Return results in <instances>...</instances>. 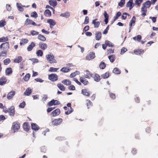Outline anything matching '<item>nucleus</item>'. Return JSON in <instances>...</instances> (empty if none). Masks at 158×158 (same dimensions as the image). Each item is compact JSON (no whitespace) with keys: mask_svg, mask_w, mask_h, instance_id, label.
<instances>
[{"mask_svg":"<svg viewBox=\"0 0 158 158\" xmlns=\"http://www.w3.org/2000/svg\"><path fill=\"white\" fill-rule=\"evenodd\" d=\"M144 51L141 49H138L137 50H135L134 51V52L136 55H140L143 53Z\"/></svg>","mask_w":158,"mask_h":158,"instance_id":"nucleus-22","label":"nucleus"},{"mask_svg":"<svg viewBox=\"0 0 158 158\" xmlns=\"http://www.w3.org/2000/svg\"><path fill=\"white\" fill-rule=\"evenodd\" d=\"M30 60L33 63H37L39 61L36 58H32Z\"/></svg>","mask_w":158,"mask_h":158,"instance_id":"nucleus-61","label":"nucleus"},{"mask_svg":"<svg viewBox=\"0 0 158 158\" xmlns=\"http://www.w3.org/2000/svg\"><path fill=\"white\" fill-rule=\"evenodd\" d=\"M79 72L78 71H76L74 73H72L71 74L70 76L71 77H73L77 75H79Z\"/></svg>","mask_w":158,"mask_h":158,"instance_id":"nucleus-44","label":"nucleus"},{"mask_svg":"<svg viewBox=\"0 0 158 158\" xmlns=\"http://www.w3.org/2000/svg\"><path fill=\"white\" fill-rule=\"evenodd\" d=\"M113 72L115 74H119L120 73V71L118 68H115L113 69Z\"/></svg>","mask_w":158,"mask_h":158,"instance_id":"nucleus-34","label":"nucleus"},{"mask_svg":"<svg viewBox=\"0 0 158 158\" xmlns=\"http://www.w3.org/2000/svg\"><path fill=\"white\" fill-rule=\"evenodd\" d=\"M12 73V69L10 68H7L6 70L5 73L6 75H9Z\"/></svg>","mask_w":158,"mask_h":158,"instance_id":"nucleus-31","label":"nucleus"},{"mask_svg":"<svg viewBox=\"0 0 158 158\" xmlns=\"http://www.w3.org/2000/svg\"><path fill=\"white\" fill-rule=\"evenodd\" d=\"M60 113V110L59 109H57L53 111L51 113L53 117H55L59 115Z\"/></svg>","mask_w":158,"mask_h":158,"instance_id":"nucleus-9","label":"nucleus"},{"mask_svg":"<svg viewBox=\"0 0 158 158\" xmlns=\"http://www.w3.org/2000/svg\"><path fill=\"white\" fill-rule=\"evenodd\" d=\"M6 82V77H3L0 79V85H3L5 84Z\"/></svg>","mask_w":158,"mask_h":158,"instance_id":"nucleus-24","label":"nucleus"},{"mask_svg":"<svg viewBox=\"0 0 158 158\" xmlns=\"http://www.w3.org/2000/svg\"><path fill=\"white\" fill-rule=\"evenodd\" d=\"M62 122V119L58 118L54 119L52 122V124L55 126H57L61 124Z\"/></svg>","mask_w":158,"mask_h":158,"instance_id":"nucleus-3","label":"nucleus"},{"mask_svg":"<svg viewBox=\"0 0 158 158\" xmlns=\"http://www.w3.org/2000/svg\"><path fill=\"white\" fill-rule=\"evenodd\" d=\"M44 14L47 17L50 16L51 15V12L49 10L47 9L45 10Z\"/></svg>","mask_w":158,"mask_h":158,"instance_id":"nucleus-37","label":"nucleus"},{"mask_svg":"<svg viewBox=\"0 0 158 158\" xmlns=\"http://www.w3.org/2000/svg\"><path fill=\"white\" fill-rule=\"evenodd\" d=\"M54 100H52L49 102L48 104L49 106H51L54 105Z\"/></svg>","mask_w":158,"mask_h":158,"instance_id":"nucleus-64","label":"nucleus"},{"mask_svg":"<svg viewBox=\"0 0 158 158\" xmlns=\"http://www.w3.org/2000/svg\"><path fill=\"white\" fill-rule=\"evenodd\" d=\"M57 87L61 91H64L65 90V87L64 85L60 83L58 84L57 85Z\"/></svg>","mask_w":158,"mask_h":158,"instance_id":"nucleus-29","label":"nucleus"},{"mask_svg":"<svg viewBox=\"0 0 158 158\" xmlns=\"http://www.w3.org/2000/svg\"><path fill=\"white\" fill-rule=\"evenodd\" d=\"M61 82L66 85H70L71 83V81L68 79L64 80L61 81Z\"/></svg>","mask_w":158,"mask_h":158,"instance_id":"nucleus-21","label":"nucleus"},{"mask_svg":"<svg viewBox=\"0 0 158 158\" xmlns=\"http://www.w3.org/2000/svg\"><path fill=\"white\" fill-rule=\"evenodd\" d=\"M16 7L18 10L20 12H23L24 11V8H23V5L20 3H16Z\"/></svg>","mask_w":158,"mask_h":158,"instance_id":"nucleus-11","label":"nucleus"},{"mask_svg":"<svg viewBox=\"0 0 158 158\" xmlns=\"http://www.w3.org/2000/svg\"><path fill=\"white\" fill-rule=\"evenodd\" d=\"M28 41V40L27 39H22L21 40L20 42V45H24L27 43Z\"/></svg>","mask_w":158,"mask_h":158,"instance_id":"nucleus-40","label":"nucleus"},{"mask_svg":"<svg viewBox=\"0 0 158 158\" xmlns=\"http://www.w3.org/2000/svg\"><path fill=\"white\" fill-rule=\"evenodd\" d=\"M31 33L32 35H37L39 34L38 32L34 30L31 31Z\"/></svg>","mask_w":158,"mask_h":158,"instance_id":"nucleus-55","label":"nucleus"},{"mask_svg":"<svg viewBox=\"0 0 158 158\" xmlns=\"http://www.w3.org/2000/svg\"><path fill=\"white\" fill-rule=\"evenodd\" d=\"M26 105V103L25 102L23 101L22 103L20 104L19 105V107L20 108H23Z\"/></svg>","mask_w":158,"mask_h":158,"instance_id":"nucleus-56","label":"nucleus"},{"mask_svg":"<svg viewBox=\"0 0 158 158\" xmlns=\"http://www.w3.org/2000/svg\"><path fill=\"white\" fill-rule=\"evenodd\" d=\"M125 3V0H121L120 2L118 3V5L121 7H122L124 4Z\"/></svg>","mask_w":158,"mask_h":158,"instance_id":"nucleus-53","label":"nucleus"},{"mask_svg":"<svg viewBox=\"0 0 158 158\" xmlns=\"http://www.w3.org/2000/svg\"><path fill=\"white\" fill-rule=\"evenodd\" d=\"M86 103L87 104V106L88 109H89L90 106H92V102L89 100H86Z\"/></svg>","mask_w":158,"mask_h":158,"instance_id":"nucleus-46","label":"nucleus"},{"mask_svg":"<svg viewBox=\"0 0 158 158\" xmlns=\"http://www.w3.org/2000/svg\"><path fill=\"white\" fill-rule=\"evenodd\" d=\"M31 16L36 18L37 17L38 15L36 12L34 11L31 14Z\"/></svg>","mask_w":158,"mask_h":158,"instance_id":"nucleus-51","label":"nucleus"},{"mask_svg":"<svg viewBox=\"0 0 158 158\" xmlns=\"http://www.w3.org/2000/svg\"><path fill=\"white\" fill-rule=\"evenodd\" d=\"M31 89L29 88H28L24 92V94L26 95L29 96L31 94Z\"/></svg>","mask_w":158,"mask_h":158,"instance_id":"nucleus-25","label":"nucleus"},{"mask_svg":"<svg viewBox=\"0 0 158 158\" xmlns=\"http://www.w3.org/2000/svg\"><path fill=\"white\" fill-rule=\"evenodd\" d=\"M38 38L39 40L43 41H45L46 40V38L44 36L41 35H39L38 36Z\"/></svg>","mask_w":158,"mask_h":158,"instance_id":"nucleus-36","label":"nucleus"},{"mask_svg":"<svg viewBox=\"0 0 158 158\" xmlns=\"http://www.w3.org/2000/svg\"><path fill=\"white\" fill-rule=\"evenodd\" d=\"M81 93L84 95L89 96V92H88L87 90L86 89H83L81 90Z\"/></svg>","mask_w":158,"mask_h":158,"instance_id":"nucleus-23","label":"nucleus"},{"mask_svg":"<svg viewBox=\"0 0 158 158\" xmlns=\"http://www.w3.org/2000/svg\"><path fill=\"white\" fill-rule=\"evenodd\" d=\"M20 127L19 123L17 122H14L13 123L12 128L14 130V132L17 131Z\"/></svg>","mask_w":158,"mask_h":158,"instance_id":"nucleus-2","label":"nucleus"},{"mask_svg":"<svg viewBox=\"0 0 158 158\" xmlns=\"http://www.w3.org/2000/svg\"><path fill=\"white\" fill-rule=\"evenodd\" d=\"M30 77V75L29 73L27 74L25 77H23L24 80L26 81H27L29 79Z\"/></svg>","mask_w":158,"mask_h":158,"instance_id":"nucleus-43","label":"nucleus"},{"mask_svg":"<svg viewBox=\"0 0 158 158\" xmlns=\"http://www.w3.org/2000/svg\"><path fill=\"white\" fill-rule=\"evenodd\" d=\"M39 45L40 48L43 50H46L48 47L46 43L40 42Z\"/></svg>","mask_w":158,"mask_h":158,"instance_id":"nucleus-8","label":"nucleus"},{"mask_svg":"<svg viewBox=\"0 0 158 158\" xmlns=\"http://www.w3.org/2000/svg\"><path fill=\"white\" fill-rule=\"evenodd\" d=\"M108 58L111 62H113L115 60V56L113 55L110 56H109Z\"/></svg>","mask_w":158,"mask_h":158,"instance_id":"nucleus-39","label":"nucleus"},{"mask_svg":"<svg viewBox=\"0 0 158 158\" xmlns=\"http://www.w3.org/2000/svg\"><path fill=\"white\" fill-rule=\"evenodd\" d=\"M49 3L51 6L54 7L56 6L57 4L56 1L54 0H49Z\"/></svg>","mask_w":158,"mask_h":158,"instance_id":"nucleus-20","label":"nucleus"},{"mask_svg":"<svg viewBox=\"0 0 158 158\" xmlns=\"http://www.w3.org/2000/svg\"><path fill=\"white\" fill-rule=\"evenodd\" d=\"M68 89L70 90H74L75 89V88L73 85H71L69 86Z\"/></svg>","mask_w":158,"mask_h":158,"instance_id":"nucleus-59","label":"nucleus"},{"mask_svg":"<svg viewBox=\"0 0 158 158\" xmlns=\"http://www.w3.org/2000/svg\"><path fill=\"white\" fill-rule=\"evenodd\" d=\"M97 20V19H94L93 20L92 22V24L94 25V27L95 28L98 27L100 23V21L96 22V21Z\"/></svg>","mask_w":158,"mask_h":158,"instance_id":"nucleus-14","label":"nucleus"},{"mask_svg":"<svg viewBox=\"0 0 158 158\" xmlns=\"http://www.w3.org/2000/svg\"><path fill=\"white\" fill-rule=\"evenodd\" d=\"M2 47L3 48L4 50H6L8 49L9 48L8 43L6 42L2 44L0 46V48H1Z\"/></svg>","mask_w":158,"mask_h":158,"instance_id":"nucleus-10","label":"nucleus"},{"mask_svg":"<svg viewBox=\"0 0 158 158\" xmlns=\"http://www.w3.org/2000/svg\"><path fill=\"white\" fill-rule=\"evenodd\" d=\"M142 38V37L140 35H138L136 36H135L133 38V39L134 40H137L138 42H140Z\"/></svg>","mask_w":158,"mask_h":158,"instance_id":"nucleus-32","label":"nucleus"},{"mask_svg":"<svg viewBox=\"0 0 158 158\" xmlns=\"http://www.w3.org/2000/svg\"><path fill=\"white\" fill-rule=\"evenodd\" d=\"M35 46V44L33 42H31L28 46L27 48L28 51H31L32 48Z\"/></svg>","mask_w":158,"mask_h":158,"instance_id":"nucleus-16","label":"nucleus"},{"mask_svg":"<svg viewBox=\"0 0 158 158\" xmlns=\"http://www.w3.org/2000/svg\"><path fill=\"white\" fill-rule=\"evenodd\" d=\"M70 15V13L68 11H66L64 13H61L60 15V16L67 18L69 17Z\"/></svg>","mask_w":158,"mask_h":158,"instance_id":"nucleus-15","label":"nucleus"},{"mask_svg":"<svg viewBox=\"0 0 158 158\" xmlns=\"http://www.w3.org/2000/svg\"><path fill=\"white\" fill-rule=\"evenodd\" d=\"M143 6L148 8H149L151 5V2L149 1H147L145 2L143 4Z\"/></svg>","mask_w":158,"mask_h":158,"instance_id":"nucleus-35","label":"nucleus"},{"mask_svg":"<svg viewBox=\"0 0 158 158\" xmlns=\"http://www.w3.org/2000/svg\"><path fill=\"white\" fill-rule=\"evenodd\" d=\"M31 22L32 20L28 19H27L25 22V24L27 25L30 24L31 23Z\"/></svg>","mask_w":158,"mask_h":158,"instance_id":"nucleus-49","label":"nucleus"},{"mask_svg":"<svg viewBox=\"0 0 158 158\" xmlns=\"http://www.w3.org/2000/svg\"><path fill=\"white\" fill-rule=\"evenodd\" d=\"M109 76V73L106 72V73L102 75L101 77L103 79H106L108 78Z\"/></svg>","mask_w":158,"mask_h":158,"instance_id":"nucleus-33","label":"nucleus"},{"mask_svg":"<svg viewBox=\"0 0 158 158\" xmlns=\"http://www.w3.org/2000/svg\"><path fill=\"white\" fill-rule=\"evenodd\" d=\"M94 80L96 82H98L100 80V76L97 74H95L94 77Z\"/></svg>","mask_w":158,"mask_h":158,"instance_id":"nucleus-27","label":"nucleus"},{"mask_svg":"<svg viewBox=\"0 0 158 158\" xmlns=\"http://www.w3.org/2000/svg\"><path fill=\"white\" fill-rule=\"evenodd\" d=\"M31 126L32 129L34 130H38L39 129V126L35 123H32Z\"/></svg>","mask_w":158,"mask_h":158,"instance_id":"nucleus-19","label":"nucleus"},{"mask_svg":"<svg viewBox=\"0 0 158 158\" xmlns=\"http://www.w3.org/2000/svg\"><path fill=\"white\" fill-rule=\"evenodd\" d=\"M127 51V48H123L121 50L120 54L122 55L123 54Z\"/></svg>","mask_w":158,"mask_h":158,"instance_id":"nucleus-58","label":"nucleus"},{"mask_svg":"<svg viewBox=\"0 0 158 158\" xmlns=\"http://www.w3.org/2000/svg\"><path fill=\"white\" fill-rule=\"evenodd\" d=\"M59 69V68H54L51 67L50 68L49 71L51 72H56Z\"/></svg>","mask_w":158,"mask_h":158,"instance_id":"nucleus-48","label":"nucleus"},{"mask_svg":"<svg viewBox=\"0 0 158 158\" xmlns=\"http://www.w3.org/2000/svg\"><path fill=\"white\" fill-rule=\"evenodd\" d=\"M15 94V92L14 90H11L7 95V98L10 100L13 98Z\"/></svg>","mask_w":158,"mask_h":158,"instance_id":"nucleus-6","label":"nucleus"},{"mask_svg":"<svg viewBox=\"0 0 158 158\" xmlns=\"http://www.w3.org/2000/svg\"><path fill=\"white\" fill-rule=\"evenodd\" d=\"M106 44H107V46L110 47H113L114 46V45L110 41L108 40H106Z\"/></svg>","mask_w":158,"mask_h":158,"instance_id":"nucleus-38","label":"nucleus"},{"mask_svg":"<svg viewBox=\"0 0 158 158\" xmlns=\"http://www.w3.org/2000/svg\"><path fill=\"white\" fill-rule=\"evenodd\" d=\"M143 2V0H135V4L138 6L139 5Z\"/></svg>","mask_w":158,"mask_h":158,"instance_id":"nucleus-54","label":"nucleus"},{"mask_svg":"<svg viewBox=\"0 0 158 158\" xmlns=\"http://www.w3.org/2000/svg\"><path fill=\"white\" fill-rule=\"evenodd\" d=\"M89 22V18L88 16L85 17L84 23L85 24H87Z\"/></svg>","mask_w":158,"mask_h":158,"instance_id":"nucleus-62","label":"nucleus"},{"mask_svg":"<svg viewBox=\"0 0 158 158\" xmlns=\"http://www.w3.org/2000/svg\"><path fill=\"white\" fill-rule=\"evenodd\" d=\"M70 69L68 67H64L62 68L61 69L60 71L64 73H67L70 71Z\"/></svg>","mask_w":158,"mask_h":158,"instance_id":"nucleus-30","label":"nucleus"},{"mask_svg":"<svg viewBox=\"0 0 158 158\" xmlns=\"http://www.w3.org/2000/svg\"><path fill=\"white\" fill-rule=\"evenodd\" d=\"M1 39L2 41H3V42L7 41L8 40V37L7 36L3 37L1 38Z\"/></svg>","mask_w":158,"mask_h":158,"instance_id":"nucleus-60","label":"nucleus"},{"mask_svg":"<svg viewBox=\"0 0 158 158\" xmlns=\"http://www.w3.org/2000/svg\"><path fill=\"white\" fill-rule=\"evenodd\" d=\"M8 113L9 115L11 116H13L15 115V108L13 106H11L10 108L8 109Z\"/></svg>","mask_w":158,"mask_h":158,"instance_id":"nucleus-7","label":"nucleus"},{"mask_svg":"<svg viewBox=\"0 0 158 158\" xmlns=\"http://www.w3.org/2000/svg\"><path fill=\"white\" fill-rule=\"evenodd\" d=\"M10 62V60L9 58H7L4 61V63L6 65H7Z\"/></svg>","mask_w":158,"mask_h":158,"instance_id":"nucleus-52","label":"nucleus"},{"mask_svg":"<svg viewBox=\"0 0 158 158\" xmlns=\"http://www.w3.org/2000/svg\"><path fill=\"white\" fill-rule=\"evenodd\" d=\"M36 54L38 56H42L43 54V52L41 50H39L36 52Z\"/></svg>","mask_w":158,"mask_h":158,"instance_id":"nucleus-45","label":"nucleus"},{"mask_svg":"<svg viewBox=\"0 0 158 158\" xmlns=\"http://www.w3.org/2000/svg\"><path fill=\"white\" fill-rule=\"evenodd\" d=\"M105 67L106 64L105 63L103 62H102L99 65L100 68L101 69H103Z\"/></svg>","mask_w":158,"mask_h":158,"instance_id":"nucleus-50","label":"nucleus"},{"mask_svg":"<svg viewBox=\"0 0 158 158\" xmlns=\"http://www.w3.org/2000/svg\"><path fill=\"white\" fill-rule=\"evenodd\" d=\"M121 15V13L120 12H118L117 13L115 17H114V20H115L118 19V17Z\"/></svg>","mask_w":158,"mask_h":158,"instance_id":"nucleus-57","label":"nucleus"},{"mask_svg":"<svg viewBox=\"0 0 158 158\" xmlns=\"http://www.w3.org/2000/svg\"><path fill=\"white\" fill-rule=\"evenodd\" d=\"M6 52L5 51H2L0 52V59H2L4 58L2 57L6 56Z\"/></svg>","mask_w":158,"mask_h":158,"instance_id":"nucleus-42","label":"nucleus"},{"mask_svg":"<svg viewBox=\"0 0 158 158\" xmlns=\"http://www.w3.org/2000/svg\"><path fill=\"white\" fill-rule=\"evenodd\" d=\"M95 39L97 40H99L101 37V33L100 31H97L96 32L95 34Z\"/></svg>","mask_w":158,"mask_h":158,"instance_id":"nucleus-17","label":"nucleus"},{"mask_svg":"<svg viewBox=\"0 0 158 158\" xmlns=\"http://www.w3.org/2000/svg\"><path fill=\"white\" fill-rule=\"evenodd\" d=\"M126 6L129 7V10H131L134 6V4H133V0H129L127 2L126 4Z\"/></svg>","mask_w":158,"mask_h":158,"instance_id":"nucleus-12","label":"nucleus"},{"mask_svg":"<svg viewBox=\"0 0 158 158\" xmlns=\"http://www.w3.org/2000/svg\"><path fill=\"white\" fill-rule=\"evenodd\" d=\"M48 78L52 81H56L57 80L58 77L56 74H52L49 75Z\"/></svg>","mask_w":158,"mask_h":158,"instance_id":"nucleus-5","label":"nucleus"},{"mask_svg":"<svg viewBox=\"0 0 158 158\" xmlns=\"http://www.w3.org/2000/svg\"><path fill=\"white\" fill-rule=\"evenodd\" d=\"M47 23L50 24V27L51 28H52L56 24V22L55 21L52 19L48 20H47Z\"/></svg>","mask_w":158,"mask_h":158,"instance_id":"nucleus-13","label":"nucleus"},{"mask_svg":"<svg viewBox=\"0 0 158 158\" xmlns=\"http://www.w3.org/2000/svg\"><path fill=\"white\" fill-rule=\"evenodd\" d=\"M95 57L94 53V52H90L86 56V59L87 60H90L94 59Z\"/></svg>","mask_w":158,"mask_h":158,"instance_id":"nucleus-4","label":"nucleus"},{"mask_svg":"<svg viewBox=\"0 0 158 158\" xmlns=\"http://www.w3.org/2000/svg\"><path fill=\"white\" fill-rule=\"evenodd\" d=\"M23 127L24 130L26 131H28L29 128L28 126L27 123H24L23 126Z\"/></svg>","mask_w":158,"mask_h":158,"instance_id":"nucleus-41","label":"nucleus"},{"mask_svg":"<svg viewBox=\"0 0 158 158\" xmlns=\"http://www.w3.org/2000/svg\"><path fill=\"white\" fill-rule=\"evenodd\" d=\"M46 58L50 63H56V60L54 59V56L51 53H49L46 56Z\"/></svg>","mask_w":158,"mask_h":158,"instance_id":"nucleus-1","label":"nucleus"},{"mask_svg":"<svg viewBox=\"0 0 158 158\" xmlns=\"http://www.w3.org/2000/svg\"><path fill=\"white\" fill-rule=\"evenodd\" d=\"M111 98L113 99H114L115 98V95L112 93H110L109 94Z\"/></svg>","mask_w":158,"mask_h":158,"instance_id":"nucleus-63","label":"nucleus"},{"mask_svg":"<svg viewBox=\"0 0 158 158\" xmlns=\"http://www.w3.org/2000/svg\"><path fill=\"white\" fill-rule=\"evenodd\" d=\"M136 21V18L135 16L133 17L131 20L129 26L130 27H131L133 24L134 25Z\"/></svg>","mask_w":158,"mask_h":158,"instance_id":"nucleus-26","label":"nucleus"},{"mask_svg":"<svg viewBox=\"0 0 158 158\" xmlns=\"http://www.w3.org/2000/svg\"><path fill=\"white\" fill-rule=\"evenodd\" d=\"M6 23L5 20H2L0 21V27H2L6 25Z\"/></svg>","mask_w":158,"mask_h":158,"instance_id":"nucleus-47","label":"nucleus"},{"mask_svg":"<svg viewBox=\"0 0 158 158\" xmlns=\"http://www.w3.org/2000/svg\"><path fill=\"white\" fill-rule=\"evenodd\" d=\"M80 81L84 85H88L89 83L88 81L85 79L84 77H81L80 78Z\"/></svg>","mask_w":158,"mask_h":158,"instance_id":"nucleus-18","label":"nucleus"},{"mask_svg":"<svg viewBox=\"0 0 158 158\" xmlns=\"http://www.w3.org/2000/svg\"><path fill=\"white\" fill-rule=\"evenodd\" d=\"M22 60V57L21 56H19L14 60V61L15 63H19Z\"/></svg>","mask_w":158,"mask_h":158,"instance_id":"nucleus-28","label":"nucleus"}]
</instances>
